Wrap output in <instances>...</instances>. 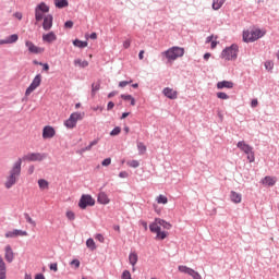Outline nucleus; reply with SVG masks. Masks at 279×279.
Returning <instances> with one entry per match:
<instances>
[{
  "instance_id": "nucleus-1",
  "label": "nucleus",
  "mask_w": 279,
  "mask_h": 279,
  "mask_svg": "<svg viewBox=\"0 0 279 279\" xmlns=\"http://www.w3.org/2000/svg\"><path fill=\"white\" fill-rule=\"evenodd\" d=\"M162 228L163 230H171L172 226L160 218L155 219V221L149 226V230L153 234H156L157 241H165V239L169 236V232L162 231Z\"/></svg>"
},
{
  "instance_id": "nucleus-2",
  "label": "nucleus",
  "mask_w": 279,
  "mask_h": 279,
  "mask_svg": "<svg viewBox=\"0 0 279 279\" xmlns=\"http://www.w3.org/2000/svg\"><path fill=\"white\" fill-rule=\"evenodd\" d=\"M23 165V159L19 158L12 166L9 174L5 178L4 187L12 189L17 182L19 178H21V167Z\"/></svg>"
},
{
  "instance_id": "nucleus-3",
  "label": "nucleus",
  "mask_w": 279,
  "mask_h": 279,
  "mask_svg": "<svg viewBox=\"0 0 279 279\" xmlns=\"http://www.w3.org/2000/svg\"><path fill=\"white\" fill-rule=\"evenodd\" d=\"M161 56H165L168 62H174V60L184 56V48L174 46L161 52Z\"/></svg>"
},
{
  "instance_id": "nucleus-4",
  "label": "nucleus",
  "mask_w": 279,
  "mask_h": 279,
  "mask_svg": "<svg viewBox=\"0 0 279 279\" xmlns=\"http://www.w3.org/2000/svg\"><path fill=\"white\" fill-rule=\"evenodd\" d=\"M220 57L227 62L236 60V58H239V46L232 44L230 47L225 48Z\"/></svg>"
},
{
  "instance_id": "nucleus-5",
  "label": "nucleus",
  "mask_w": 279,
  "mask_h": 279,
  "mask_svg": "<svg viewBox=\"0 0 279 279\" xmlns=\"http://www.w3.org/2000/svg\"><path fill=\"white\" fill-rule=\"evenodd\" d=\"M264 35H265V32L260 31V29L244 31L243 32V41L244 43H255V40L263 38Z\"/></svg>"
},
{
  "instance_id": "nucleus-6",
  "label": "nucleus",
  "mask_w": 279,
  "mask_h": 279,
  "mask_svg": "<svg viewBox=\"0 0 279 279\" xmlns=\"http://www.w3.org/2000/svg\"><path fill=\"white\" fill-rule=\"evenodd\" d=\"M84 117V112H73L70 114V118L64 121V125L68 128V130H73L77 126V121H82Z\"/></svg>"
},
{
  "instance_id": "nucleus-7",
  "label": "nucleus",
  "mask_w": 279,
  "mask_h": 279,
  "mask_svg": "<svg viewBox=\"0 0 279 279\" xmlns=\"http://www.w3.org/2000/svg\"><path fill=\"white\" fill-rule=\"evenodd\" d=\"M49 12V5L47 3L41 2L35 8V21L37 23H40L43 19H45V15Z\"/></svg>"
},
{
  "instance_id": "nucleus-8",
  "label": "nucleus",
  "mask_w": 279,
  "mask_h": 279,
  "mask_svg": "<svg viewBox=\"0 0 279 279\" xmlns=\"http://www.w3.org/2000/svg\"><path fill=\"white\" fill-rule=\"evenodd\" d=\"M40 84H43V75L37 74L33 78L31 85L26 88L25 96L29 97L34 93V90H36V88L40 86Z\"/></svg>"
},
{
  "instance_id": "nucleus-9",
  "label": "nucleus",
  "mask_w": 279,
  "mask_h": 279,
  "mask_svg": "<svg viewBox=\"0 0 279 279\" xmlns=\"http://www.w3.org/2000/svg\"><path fill=\"white\" fill-rule=\"evenodd\" d=\"M88 206H95V198L88 194H83L78 201V207L82 210H86Z\"/></svg>"
},
{
  "instance_id": "nucleus-10",
  "label": "nucleus",
  "mask_w": 279,
  "mask_h": 279,
  "mask_svg": "<svg viewBox=\"0 0 279 279\" xmlns=\"http://www.w3.org/2000/svg\"><path fill=\"white\" fill-rule=\"evenodd\" d=\"M45 158H47V155L41 153H29L24 156V160H27V162H43Z\"/></svg>"
},
{
  "instance_id": "nucleus-11",
  "label": "nucleus",
  "mask_w": 279,
  "mask_h": 279,
  "mask_svg": "<svg viewBox=\"0 0 279 279\" xmlns=\"http://www.w3.org/2000/svg\"><path fill=\"white\" fill-rule=\"evenodd\" d=\"M178 270L181 274H187V276H191L193 279H202V275H199V272L195 271L193 268H189V266L180 265Z\"/></svg>"
},
{
  "instance_id": "nucleus-12",
  "label": "nucleus",
  "mask_w": 279,
  "mask_h": 279,
  "mask_svg": "<svg viewBox=\"0 0 279 279\" xmlns=\"http://www.w3.org/2000/svg\"><path fill=\"white\" fill-rule=\"evenodd\" d=\"M25 47H27L29 53H35V54H38V53H44L45 51V48H40L36 45H34L32 41L29 40H26L25 41Z\"/></svg>"
},
{
  "instance_id": "nucleus-13",
  "label": "nucleus",
  "mask_w": 279,
  "mask_h": 279,
  "mask_svg": "<svg viewBox=\"0 0 279 279\" xmlns=\"http://www.w3.org/2000/svg\"><path fill=\"white\" fill-rule=\"evenodd\" d=\"M53 27V15L48 14L44 17L43 28L45 32H49Z\"/></svg>"
},
{
  "instance_id": "nucleus-14",
  "label": "nucleus",
  "mask_w": 279,
  "mask_h": 279,
  "mask_svg": "<svg viewBox=\"0 0 279 279\" xmlns=\"http://www.w3.org/2000/svg\"><path fill=\"white\" fill-rule=\"evenodd\" d=\"M56 136V130L53 126H45L43 130V138H53Z\"/></svg>"
},
{
  "instance_id": "nucleus-15",
  "label": "nucleus",
  "mask_w": 279,
  "mask_h": 279,
  "mask_svg": "<svg viewBox=\"0 0 279 279\" xmlns=\"http://www.w3.org/2000/svg\"><path fill=\"white\" fill-rule=\"evenodd\" d=\"M4 252L7 263H12V260H14V251H12V246L7 245Z\"/></svg>"
},
{
  "instance_id": "nucleus-16",
  "label": "nucleus",
  "mask_w": 279,
  "mask_h": 279,
  "mask_svg": "<svg viewBox=\"0 0 279 279\" xmlns=\"http://www.w3.org/2000/svg\"><path fill=\"white\" fill-rule=\"evenodd\" d=\"M129 262H130V265H132V271H136V263H138V254H136V252L130 253Z\"/></svg>"
},
{
  "instance_id": "nucleus-17",
  "label": "nucleus",
  "mask_w": 279,
  "mask_h": 279,
  "mask_svg": "<svg viewBox=\"0 0 279 279\" xmlns=\"http://www.w3.org/2000/svg\"><path fill=\"white\" fill-rule=\"evenodd\" d=\"M165 97H168V99H178V92L173 88L166 87L163 89Z\"/></svg>"
},
{
  "instance_id": "nucleus-18",
  "label": "nucleus",
  "mask_w": 279,
  "mask_h": 279,
  "mask_svg": "<svg viewBox=\"0 0 279 279\" xmlns=\"http://www.w3.org/2000/svg\"><path fill=\"white\" fill-rule=\"evenodd\" d=\"M276 182H278V179H276V177H265L262 180V184L264 186H274V185H276Z\"/></svg>"
},
{
  "instance_id": "nucleus-19",
  "label": "nucleus",
  "mask_w": 279,
  "mask_h": 279,
  "mask_svg": "<svg viewBox=\"0 0 279 279\" xmlns=\"http://www.w3.org/2000/svg\"><path fill=\"white\" fill-rule=\"evenodd\" d=\"M218 90H222V88H234V83L232 81H222L217 83Z\"/></svg>"
},
{
  "instance_id": "nucleus-20",
  "label": "nucleus",
  "mask_w": 279,
  "mask_h": 279,
  "mask_svg": "<svg viewBox=\"0 0 279 279\" xmlns=\"http://www.w3.org/2000/svg\"><path fill=\"white\" fill-rule=\"evenodd\" d=\"M44 43H56L58 40V36L53 32L43 35Z\"/></svg>"
},
{
  "instance_id": "nucleus-21",
  "label": "nucleus",
  "mask_w": 279,
  "mask_h": 279,
  "mask_svg": "<svg viewBox=\"0 0 279 279\" xmlns=\"http://www.w3.org/2000/svg\"><path fill=\"white\" fill-rule=\"evenodd\" d=\"M97 202L98 204H102L104 206H106L110 202V198L108 197V194H106L105 192H100L98 194Z\"/></svg>"
},
{
  "instance_id": "nucleus-22",
  "label": "nucleus",
  "mask_w": 279,
  "mask_h": 279,
  "mask_svg": "<svg viewBox=\"0 0 279 279\" xmlns=\"http://www.w3.org/2000/svg\"><path fill=\"white\" fill-rule=\"evenodd\" d=\"M238 149H240L241 151H251L252 146H250L247 143H245V141H241L238 142L236 144Z\"/></svg>"
},
{
  "instance_id": "nucleus-23",
  "label": "nucleus",
  "mask_w": 279,
  "mask_h": 279,
  "mask_svg": "<svg viewBox=\"0 0 279 279\" xmlns=\"http://www.w3.org/2000/svg\"><path fill=\"white\" fill-rule=\"evenodd\" d=\"M231 202H233V204H241L243 197L241 196V194L231 191V195H230Z\"/></svg>"
},
{
  "instance_id": "nucleus-24",
  "label": "nucleus",
  "mask_w": 279,
  "mask_h": 279,
  "mask_svg": "<svg viewBox=\"0 0 279 279\" xmlns=\"http://www.w3.org/2000/svg\"><path fill=\"white\" fill-rule=\"evenodd\" d=\"M54 5L59 10H62V8H69V0H54Z\"/></svg>"
},
{
  "instance_id": "nucleus-25",
  "label": "nucleus",
  "mask_w": 279,
  "mask_h": 279,
  "mask_svg": "<svg viewBox=\"0 0 279 279\" xmlns=\"http://www.w3.org/2000/svg\"><path fill=\"white\" fill-rule=\"evenodd\" d=\"M38 186H39L40 191H48L49 190V181H47L45 179H39Z\"/></svg>"
},
{
  "instance_id": "nucleus-26",
  "label": "nucleus",
  "mask_w": 279,
  "mask_h": 279,
  "mask_svg": "<svg viewBox=\"0 0 279 279\" xmlns=\"http://www.w3.org/2000/svg\"><path fill=\"white\" fill-rule=\"evenodd\" d=\"M0 279H5V262L0 256Z\"/></svg>"
},
{
  "instance_id": "nucleus-27",
  "label": "nucleus",
  "mask_w": 279,
  "mask_h": 279,
  "mask_svg": "<svg viewBox=\"0 0 279 279\" xmlns=\"http://www.w3.org/2000/svg\"><path fill=\"white\" fill-rule=\"evenodd\" d=\"M86 247H88V250H90L92 252H95V250H97V244H95V240H93V238L87 239Z\"/></svg>"
},
{
  "instance_id": "nucleus-28",
  "label": "nucleus",
  "mask_w": 279,
  "mask_h": 279,
  "mask_svg": "<svg viewBox=\"0 0 279 279\" xmlns=\"http://www.w3.org/2000/svg\"><path fill=\"white\" fill-rule=\"evenodd\" d=\"M73 45H74V47H78V49H84V48L88 47V41H82L80 39H75L73 41Z\"/></svg>"
},
{
  "instance_id": "nucleus-29",
  "label": "nucleus",
  "mask_w": 279,
  "mask_h": 279,
  "mask_svg": "<svg viewBox=\"0 0 279 279\" xmlns=\"http://www.w3.org/2000/svg\"><path fill=\"white\" fill-rule=\"evenodd\" d=\"M226 3V0H214L213 1V10H221V7Z\"/></svg>"
},
{
  "instance_id": "nucleus-30",
  "label": "nucleus",
  "mask_w": 279,
  "mask_h": 279,
  "mask_svg": "<svg viewBox=\"0 0 279 279\" xmlns=\"http://www.w3.org/2000/svg\"><path fill=\"white\" fill-rule=\"evenodd\" d=\"M74 64L75 66H81V69H86V66H88V61L86 60L83 61L82 59H75Z\"/></svg>"
},
{
  "instance_id": "nucleus-31",
  "label": "nucleus",
  "mask_w": 279,
  "mask_h": 279,
  "mask_svg": "<svg viewBox=\"0 0 279 279\" xmlns=\"http://www.w3.org/2000/svg\"><path fill=\"white\" fill-rule=\"evenodd\" d=\"M121 99L124 101H130L131 106H136V99L132 95H121Z\"/></svg>"
},
{
  "instance_id": "nucleus-32",
  "label": "nucleus",
  "mask_w": 279,
  "mask_h": 279,
  "mask_svg": "<svg viewBox=\"0 0 279 279\" xmlns=\"http://www.w3.org/2000/svg\"><path fill=\"white\" fill-rule=\"evenodd\" d=\"M244 154L247 156L248 162H254V160H256L254 156V147H251V150H246Z\"/></svg>"
},
{
  "instance_id": "nucleus-33",
  "label": "nucleus",
  "mask_w": 279,
  "mask_h": 279,
  "mask_svg": "<svg viewBox=\"0 0 279 279\" xmlns=\"http://www.w3.org/2000/svg\"><path fill=\"white\" fill-rule=\"evenodd\" d=\"M126 165H128V167H131L132 169H138V167H141V162L136 159L128 161Z\"/></svg>"
},
{
  "instance_id": "nucleus-34",
  "label": "nucleus",
  "mask_w": 279,
  "mask_h": 279,
  "mask_svg": "<svg viewBox=\"0 0 279 279\" xmlns=\"http://www.w3.org/2000/svg\"><path fill=\"white\" fill-rule=\"evenodd\" d=\"M100 88H101L100 82L94 83L92 85V96L95 97V95L97 94V90H99Z\"/></svg>"
},
{
  "instance_id": "nucleus-35",
  "label": "nucleus",
  "mask_w": 279,
  "mask_h": 279,
  "mask_svg": "<svg viewBox=\"0 0 279 279\" xmlns=\"http://www.w3.org/2000/svg\"><path fill=\"white\" fill-rule=\"evenodd\" d=\"M156 202L157 204H168L169 199L167 198V196L160 194L159 196H157Z\"/></svg>"
},
{
  "instance_id": "nucleus-36",
  "label": "nucleus",
  "mask_w": 279,
  "mask_h": 279,
  "mask_svg": "<svg viewBox=\"0 0 279 279\" xmlns=\"http://www.w3.org/2000/svg\"><path fill=\"white\" fill-rule=\"evenodd\" d=\"M137 149L140 151V155L143 156V154H145V151H147V146H145L144 143L138 142L137 143Z\"/></svg>"
},
{
  "instance_id": "nucleus-37",
  "label": "nucleus",
  "mask_w": 279,
  "mask_h": 279,
  "mask_svg": "<svg viewBox=\"0 0 279 279\" xmlns=\"http://www.w3.org/2000/svg\"><path fill=\"white\" fill-rule=\"evenodd\" d=\"M13 231L15 233V238L16 236H27L28 235L27 231H23V230H19V229H15Z\"/></svg>"
},
{
  "instance_id": "nucleus-38",
  "label": "nucleus",
  "mask_w": 279,
  "mask_h": 279,
  "mask_svg": "<svg viewBox=\"0 0 279 279\" xmlns=\"http://www.w3.org/2000/svg\"><path fill=\"white\" fill-rule=\"evenodd\" d=\"M65 216L69 219V221H75V213H73L72 210H68L65 213Z\"/></svg>"
},
{
  "instance_id": "nucleus-39",
  "label": "nucleus",
  "mask_w": 279,
  "mask_h": 279,
  "mask_svg": "<svg viewBox=\"0 0 279 279\" xmlns=\"http://www.w3.org/2000/svg\"><path fill=\"white\" fill-rule=\"evenodd\" d=\"M121 134V126H116L111 132L110 136H119Z\"/></svg>"
},
{
  "instance_id": "nucleus-40",
  "label": "nucleus",
  "mask_w": 279,
  "mask_h": 279,
  "mask_svg": "<svg viewBox=\"0 0 279 279\" xmlns=\"http://www.w3.org/2000/svg\"><path fill=\"white\" fill-rule=\"evenodd\" d=\"M7 38H8L9 43H10V45H12V44H14V43H16L19 40V35L13 34V35H11V36H9Z\"/></svg>"
},
{
  "instance_id": "nucleus-41",
  "label": "nucleus",
  "mask_w": 279,
  "mask_h": 279,
  "mask_svg": "<svg viewBox=\"0 0 279 279\" xmlns=\"http://www.w3.org/2000/svg\"><path fill=\"white\" fill-rule=\"evenodd\" d=\"M27 223H31V226H36V221L29 217V214L24 215Z\"/></svg>"
},
{
  "instance_id": "nucleus-42",
  "label": "nucleus",
  "mask_w": 279,
  "mask_h": 279,
  "mask_svg": "<svg viewBox=\"0 0 279 279\" xmlns=\"http://www.w3.org/2000/svg\"><path fill=\"white\" fill-rule=\"evenodd\" d=\"M217 97H218V99H230V96H228V94H226L223 92L217 93Z\"/></svg>"
},
{
  "instance_id": "nucleus-43",
  "label": "nucleus",
  "mask_w": 279,
  "mask_h": 279,
  "mask_svg": "<svg viewBox=\"0 0 279 279\" xmlns=\"http://www.w3.org/2000/svg\"><path fill=\"white\" fill-rule=\"evenodd\" d=\"M265 69L267 71H271V69H274V62L272 61H266L265 62Z\"/></svg>"
},
{
  "instance_id": "nucleus-44",
  "label": "nucleus",
  "mask_w": 279,
  "mask_h": 279,
  "mask_svg": "<svg viewBox=\"0 0 279 279\" xmlns=\"http://www.w3.org/2000/svg\"><path fill=\"white\" fill-rule=\"evenodd\" d=\"M95 239H96V241H99V243H104L106 241V239L104 238V234H101V233H97L95 235Z\"/></svg>"
},
{
  "instance_id": "nucleus-45",
  "label": "nucleus",
  "mask_w": 279,
  "mask_h": 279,
  "mask_svg": "<svg viewBox=\"0 0 279 279\" xmlns=\"http://www.w3.org/2000/svg\"><path fill=\"white\" fill-rule=\"evenodd\" d=\"M112 163V159L111 158H106L101 165L102 167H110V165Z\"/></svg>"
},
{
  "instance_id": "nucleus-46",
  "label": "nucleus",
  "mask_w": 279,
  "mask_h": 279,
  "mask_svg": "<svg viewBox=\"0 0 279 279\" xmlns=\"http://www.w3.org/2000/svg\"><path fill=\"white\" fill-rule=\"evenodd\" d=\"M5 239H16V235H15V233H14V230L7 232V233H5Z\"/></svg>"
},
{
  "instance_id": "nucleus-47",
  "label": "nucleus",
  "mask_w": 279,
  "mask_h": 279,
  "mask_svg": "<svg viewBox=\"0 0 279 279\" xmlns=\"http://www.w3.org/2000/svg\"><path fill=\"white\" fill-rule=\"evenodd\" d=\"M128 84H132V81H121L119 83V87L120 88H125V86H128Z\"/></svg>"
},
{
  "instance_id": "nucleus-48",
  "label": "nucleus",
  "mask_w": 279,
  "mask_h": 279,
  "mask_svg": "<svg viewBox=\"0 0 279 279\" xmlns=\"http://www.w3.org/2000/svg\"><path fill=\"white\" fill-rule=\"evenodd\" d=\"M217 36L215 37V39L211 41L210 44V49H216L217 48V45H219V41H217Z\"/></svg>"
},
{
  "instance_id": "nucleus-49",
  "label": "nucleus",
  "mask_w": 279,
  "mask_h": 279,
  "mask_svg": "<svg viewBox=\"0 0 279 279\" xmlns=\"http://www.w3.org/2000/svg\"><path fill=\"white\" fill-rule=\"evenodd\" d=\"M131 45H132V40L130 39H126L123 41L124 49H130Z\"/></svg>"
},
{
  "instance_id": "nucleus-50",
  "label": "nucleus",
  "mask_w": 279,
  "mask_h": 279,
  "mask_svg": "<svg viewBox=\"0 0 279 279\" xmlns=\"http://www.w3.org/2000/svg\"><path fill=\"white\" fill-rule=\"evenodd\" d=\"M64 27H65L66 29L73 28V21H66V22L64 23Z\"/></svg>"
},
{
  "instance_id": "nucleus-51",
  "label": "nucleus",
  "mask_w": 279,
  "mask_h": 279,
  "mask_svg": "<svg viewBox=\"0 0 279 279\" xmlns=\"http://www.w3.org/2000/svg\"><path fill=\"white\" fill-rule=\"evenodd\" d=\"M13 16H14L15 19H17V21H22V20H23V13H21V12H15V13L13 14Z\"/></svg>"
},
{
  "instance_id": "nucleus-52",
  "label": "nucleus",
  "mask_w": 279,
  "mask_h": 279,
  "mask_svg": "<svg viewBox=\"0 0 279 279\" xmlns=\"http://www.w3.org/2000/svg\"><path fill=\"white\" fill-rule=\"evenodd\" d=\"M51 271H58V263L50 264Z\"/></svg>"
},
{
  "instance_id": "nucleus-53",
  "label": "nucleus",
  "mask_w": 279,
  "mask_h": 279,
  "mask_svg": "<svg viewBox=\"0 0 279 279\" xmlns=\"http://www.w3.org/2000/svg\"><path fill=\"white\" fill-rule=\"evenodd\" d=\"M71 265H74V267H75L76 269H80V262H78V259L72 260V262H71Z\"/></svg>"
},
{
  "instance_id": "nucleus-54",
  "label": "nucleus",
  "mask_w": 279,
  "mask_h": 279,
  "mask_svg": "<svg viewBox=\"0 0 279 279\" xmlns=\"http://www.w3.org/2000/svg\"><path fill=\"white\" fill-rule=\"evenodd\" d=\"M215 35H210V36H208L207 38H206V45H208L209 43H211L214 39H215Z\"/></svg>"
},
{
  "instance_id": "nucleus-55",
  "label": "nucleus",
  "mask_w": 279,
  "mask_h": 279,
  "mask_svg": "<svg viewBox=\"0 0 279 279\" xmlns=\"http://www.w3.org/2000/svg\"><path fill=\"white\" fill-rule=\"evenodd\" d=\"M129 173H128V171H122V172H120L119 173V178H129Z\"/></svg>"
},
{
  "instance_id": "nucleus-56",
  "label": "nucleus",
  "mask_w": 279,
  "mask_h": 279,
  "mask_svg": "<svg viewBox=\"0 0 279 279\" xmlns=\"http://www.w3.org/2000/svg\"><path fill=\"white\" fill-rule=\"evenodd\" d=\"M251 106H252V108H256L258 106V99H253L251 101Z\"/></svg>"
},
{
  "instance_id": "nucleus-57",
  "label": "nucleus",
  "mask_w": 279,
  "mask_h": 279,
  "mask_svg": "<svg viewBox=\"0 0 279 279\" xmlns=\"http://www.w3.org/2000/svg\"><path fill=\"white\" fill-rule=\"evenodd\" d=\"M0 45H10L8 37L5 39H0Z\"/></svg>"
},
{
  "instance_id": "nucleus-58",
  "label": "nucleus",
  "mask_w": 279,
  "mask_h": 279,
  "mask_svg": "<svg viewBox=\"0 0 279 279\" xmlns=\"http://www.w3.org/2000/svg\"><path fill=\"white\" fill-rule=\"evenodd\" d=\"M112 108H114V102L109 101L107 105V110H112Z\"/></svg>"
},
{
  "instance_id": "nucleus-59",
  "label": "nucleus",
  "mask_w": 279,
  "mask_h": 279,
  "mask_svg": "<svg viewBox=\"0 0 279 279\" xmlns=\"http://www.w3.org/2000/svg\"><path fill=\"white\" fill-rule=\"evenodd\" d=\"M99 143V138L94 140L93 142L89 143L90 147H95Z\"/></svg>"
},
{
  "instance_id": "nucleus-60",
  "label": "nucleus",
  "mask_w": 279,
  "mask_h": 279,
  "mask_svg": "<svg viewBox=\"0 0 279 279\" xmlns=\"http://www.w3.org/2000/svg\"><path fill=\"white\" fill-rule=\"evenodd\" d=\"M41 66L44 69V71H49V64L48 63H41Z\"/></svg>"
},
{
  "instance_id": "nucleus-61",
  "label": "nucleus",
  "mask_w": 279,
  "mask_h": 279,
  "mask_svg": "<svg viewBox=\"0 0 279 279\" xmlns=\"http://www.w3.org/2000/svg\"><path fill=\"white\" fill-rule=\"evenodd\" d=\"M89 38H90L92 40H97V33H92L90 36H89Z\"/></svg>"
},
{
  "instance_id": "nucleus-62",
  "label": "nucleus",
  "mask_w": 279,
  "mask_h": 279,
  "mask_svg": "<svg viewBox=\"0 0 279 279\" xmlns=\"http://www.w3.org/2000/svg\"><path fill=\"white\" fill-rule=\"evenodd\" d=\"M35 279H45V275H43V274H37V275L35 276Z\"/></svg>"
},
{
  "instance_id": "nucleus-63",
  "label": "nucleus",
  "mask_w": 279,
  "mask_h": 279,
  "mask_svg": "<svg viewBox=\"0 0 279 279\" xmlns=\"http://www.w3.org/2000/svg\"><path fill=\"white\" fill-rule=\"evenodd\" d=\"M210 52H206L205 54H204V60H210Z\"/></svg>"
},
{
  "instance_id": "nucleus-64",
  "label": "nucleus",
  "mask_w": 279,
  "mask_h": 279,
  "mask_svg": "<svg viewBox=\"0 0 279 279\" xmlns=\"http://www.w3.org/2000/svg\"><path fill=\"white\" fill-rule=\"evenodd\" d=\"M24 279H33L31 274H25Z\"/></svg>"
}]
</instances>
